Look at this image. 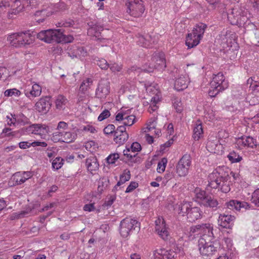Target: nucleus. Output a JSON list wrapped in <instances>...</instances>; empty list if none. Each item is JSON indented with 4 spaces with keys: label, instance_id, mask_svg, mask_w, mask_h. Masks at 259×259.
I'll return each mask as SVG.
<instances>
[{
    "label": "nucleus",
    "instance_id": "59",
    "mask_svg": "<svg viewBox=\"0 0 259 259\" xmlns=\"http://www.w3.org/2000/svg\"><path fill=\"white\" fill-rule=\"evenodd\" d=\"M119 233L123 237H127L130 234L131 229L130 228H119Z\"/></svg>",
    "mask_w": 259,
    "mask_h": 259
},
{
    "label": "nucleus",
    "instance_id": "45",
    "mask_svg": "<svg viewBox=\"0 0 259 259\" xmlns=\"http://www.w3.org/2000/svg\"><path fill=\"white\" fill-rule=\"evenodd\" d=\"M29 128H30V131H31L32 133L37 135L40 134L41 132L45 130V128L43 126L39 124H32L29 126Z\"/></svg>",
    "mask_w": 259,
    "mask_h": 259
},
{
    "label": "nucleus",
    "instance_id": "12",
    "mask_svg": "<svg viewBox=\"0 0 259 259\" xmlns=\"http://www.w3.org/2000/svg\"><path fill=\"white\" fill-rule=\"evenodd\" d=\"M52 106V101L50 96L41 98L35 104V109L42 114H46Z\"/></svg>",
    "mask_w": 259,
    "mask_h": 259
},
{
    "label": "nucleus",
    "instance_id": "55",
    "mask_svg": "<svg viewBox=\"0 0 259 259\" xmlns=\"http://www.w3.org/2000/svg\"><path fill=\"white\" fill-rule=\"evenodd\" d=\"M110 115V113L108 110L105 109L98 116V119L101 121L108 118Z\"/></svg>",
    "mask_w": 259,
    "mask_h": 259
},
{
    "label": "nucleus",
    "instance_id": "56",
    "mask_svg": "<svg viewBox=\"0 0 259 259\" xmlns=\"http://www.w3.org/2000/svg\"><path fill=\"white\" fill-rule=\"evenodd\" d=\"M127 111H123V110L120 111L118 112L116 115V120L117 121H121L124 120L126 118L125 116L126 114H128Z\"/></svg>",
    "mask_w": 259,
    "mask_h": 259
},
{
    "label": "nucleus",
    "instance_id": "4",
    "mask_svg": "<svg viewBox=\"0 0 259 259\" xmlns=\"http://www.w3.org/2000/svg\"><path fill=\"white\" fill-rule=\"evenodd\" d=\"M248 15H249L248 11L239 5L229 9L227 12L228 21L231 24L237 26L243 24V22L247 20Z\"/></svg>",
    "mask_w": 259,
    "mask_h": 259
},
{
    "label": "nucleus",
    "instance_id": "31",
    "mask_svg": "<svg viewBox=\"0 0 259 259\" xmlns=\"http://www.w3.org/2000/svg\"><path fill=\"white\" fill-rule=\"evenodd\" d=\"M76 134L71 132H65L61 136V138L55 139L58 141H62L65 143H70L74 141L76 138Z\"/></svg>",
    "mask_w": 259,
    "mask_h": 259
},
{
    "label": "nucleus",
    "instance_id": "51",
    "mask_svg": "<svg viewBox=\"0 0 259 259\" xmlns=\"http://www.w3.org/2000/svg\"><path fill=\"white\" fill-rule=\"evenodd\" d=\"M143 71L142 68H139L137 66H132L130 68H129L127 72V73L131 75L132 76H135V75H138L141 71Z\"/></svg>",
    "mask_w": 259,
    "mask_h": 259
},
{
    "label": "nucleus",
    "instance_id": "35",
    "mask_svg": "<svg viewBox=\"0 0 259 259\" xmlns=\"http://www.w3.org/2000/svg\"><path fill=\"white\" fill-rule=\"evenodd\" d=\"M74 52L70 54V53H68V54L72 58L74 57L77 58V57L82 56L84 57L87 55V52L83 47H76L74 50Z\"/></svg>",
    "mask_w": 259,
    "mask_h": 259
},
{
    "label": "nucleus",
    "instance_id": "40",
    "mask_svg": "<svg viewBox=\"0 0 259 259\" xmlns=\"http://www.w3.org/2000/svg\"><path fill=\"white\" fill-rule=\"evenodd\" d=\"M227 157L231 163L239 162L242 160V157L234 151L230 152Z\"/></svg>",
    "mask_w": 259,
    "mask_h": 259
},
{
    "label": "nucleus",
    "instance_id": "33",
    "mask_svg": "<svg viewBox=\"0 0 259 259\" xmlns=\"http://www.w3.org/2000/svg\"><path fill=\"white\" fill-rule=\"evenodd\" d=\"M131 178V172L128 169H125L122 174L120 176L119 181L117 182V184L115 186L114 189H117V187L120 186L122 184L125 183L126 181L130 180Z\"/></svg>",
    "mask_w": 259,
    "mask_h": 259
},
{
    "label": "nucleus",
    "instance_id": "6",
    "mask_svg": "<svg viewBox=\"0 0 259 259\" xmlns=\"http://www.w3.org/2000/svg\"><path fill=\"white\" fill-rule=\"evenodd\" d=\"M210 85L211 89L209 90L208 94L209 96L213 97L227 89L228 87V82L225 80L223 74L219 72L214 75Z\"/></svg>",
    "mask_w": 259,
    "mask_h": 259
},
{
    "label": "nucleus",
    "instance_id": "3",
    "mask_svg": "<svg viewBox=\"0 0 259 259\" xmlns=\"http://www.w3.org/2000/svg\"><path fill=\"white\" fill-rule=\"evenodd\" d=\"M34 36L29 31L13 33L8 37L9 44L15 48H19L29 45L33 43Z\"/></svg>",
    "mask_w": 259,
    "mask_h": 259
},
{
    "label": "nucleus",
    "instance_id": "11",
    "mask_svg": "<svg viewBox=\"0 0 259 259\" xmlns=\"http://www.w3.org/2000/svg\"><path fill=\"white\" fill-rule=\"evenodd\" d=\"M198 247L200 253L203 256H209L214 254L216 248L211 242H207L205 236L201 237L198 241Z\"/></svg>",
    "mask_w": 259,
    "mask_h": 259
},
{
    "label": "nucleus",
    "instance_id": "39",
    "mask_svg": "<svg viewBox=\"0 0 259 259\" xmlns=\"http://www.w3.org/2000/svg\"><path fill=\"white\" fill-rule=\"evenodd\" d=\"M130 150H124L123 151V155L126 156L132 162L134 163H139L141 162V158L140 156H138V153L132 154V153H128Z\"/></svg>",
    "mask_w": 259,
    "mask_h": 259
},
{
    "label": "nucleus",
    "instance_id": "37",
    "mask_svg": "<svg viewBox=\"0 0 259 259\" xmlns=\"http://www.w3.org/2000/svg\"><path fill=\"white\" fill-rule=\"evenodd\" d=\"M13 118L15 119V121H17L20 123H21L23 125H25L28 124L29 122V119L27 118L25 115H24L23 113H19L16 115L11 114Z\"/></svg>",
    "mask_w": 259,
    "mask_h": 259
},
{
    "label": "nucleus",
    "instance_id": "41",
    "mask_svg": "<svg viewBox=\"0 0 259 259\" xmlns=\"http://www.w3.org/2000/svg\"><path fill=\"white\" fill-rule=\"evenodd\" d=\"M92 83L93 81L91 78H88L84 80L80 84L79 91L84 93L89 88H90Z\"/></svg>",
    "mask_w": 259,
    "mask_h": 259
},
{
    "label": "nucleus",
    "instance_id": "64",
    "mask_svg": "<svg viewBox=\"0 0 259 259\" xmlns=\"http://www.w3.org/2000/svg\"><path fill=\"white\" fill-rule=\"evenodd\" d=\"M56 8L59 11H64L68 9V6L64 2H60L56 4Z\"/></svg>",
    "mask_w": 259,
    "mask_h": 259
},
{
    "label": "nucleus",
    "instance_id": "38",
    "mask_svg": "<svg viewBox=\"0 0 259 259\" xmlns=\"http://www.w3.org/2000/svg\"><path fill=\"white\" fill-rule=\"evenodd\" d=\"M140 226V224L136 220H134L131 218H126L123 219L120 222V226H127L128 227H134L136 226Z\"/></svg>",
    "mask_w": 259,
    "mask_h": 259
},
{
    "label": "nucleus",
    "instance_id": "19",
    "mask_svg": "<svg viewBox=\"0 0 259 259\" xmlns=\"http://www.w3.org/2000/svg\"><path fill=\"white\" fill-rule=\"evenodd\" d=\"M226 206L232 210H240L241 208L247 209L250 208L249 204L245 201H240L237 200H231L226 203Z\"/></svg>",
    "mask_w": 259,
    "mask_h": 259
},
{
    "label": "nucleus",
    "instance_id": "25",
    "mask_svg": "<svg viewBox=\"0 0 259 259\" xmlns=\"http://www.w3.org/2000/svg\"><path fill=\"white\" fill-rule=\"evenodd\" d=\"M189 82V79L188 76H181L175 81V88L178 91L183 90L187 88Z\"/></svg>",
    "mask_w": 259,
    "mask_h": 259
},
{
    "label": "nucleus",
    "instance_id": "8",
    "mask_svg": "<svg viewBox=\"0 0 259 259\" xmlns=\"http://www.w3.org/2000/svg\"><path fill=\"white\" fill-rule=\"evenodd\" d=\"M126 12L135 18L141 17L145 11V7L142 0H127Z\"/></svg>",
    "mask_w": 259,
    "mask_h": 259
},
{
    "label": "nucleus",
    "instance_id": "24",
    "mask_svg": "<svg viewBox=\"0 0 259 259\" xmlns=\"http://www.w3.org/2000/svg\"><path fill=\"white\" fill-rule=\"evenodd\" d=\"M251 93L248 97L250 99L249 102L250 104L255 105L259 102V82L251 87Z\"/></svg>",
    "mask_w": 259,
    "mask_h": 259
},
{
    "label": "nucleus",
    "instance_id": "43",
    "mask_svg": "<svg viewBox=\"0 0 259 259\" xmlns=\"http://www.w3.org/2000/svg\"><path fill=\"white\" fill-rule=\"evenodd\" d=\"M127 149L130 150L128 153H134V154H136L141 150L142 147L139 143L134 142L130 147L126 146L125 150Z\"/></svg>",
    "mask_w": 259,
    "mask_h": 259
},
{
    "label": "nucleus",
    "instance_id": "22",
    "mask_svg": "<svg viewBox=\"0 0 259 259\" xmlns=\"http://www.w3.org/2000/svg\"><path fill=\"white\" fill-rule=\"evenodd\" d=\"M137 37L138 44L145 48L151 47L152 43L154 42L151 36L148 34L145 35L139 34Z\"/></svg>",
    "mask_w": 259,
    "mask_h": 259
},
{
    "label": "nucleus",
    "instance_id": "14",
    "mask_svg": "<svg viewBox=\"0 0 259 259\" xmlns=\"http://www.w3.org/2000/svg\"><path fill=\"white\" fill-rule=\"evenodd\" d=\"M32 177L30 171H18L13 175L11 181L13 185H19L23 184L26 180Z\"/></svg>",
    "mask_w": 259,
    "mask_h": 259
},
{
    "label": "nucleus",
    "instance_id": "29",
    "mask_svg": "<svg viewBox=\"0 0 259 259\" xmlns=\"http://www.w3.org/2000/svg\"><path fill=\"white\" fill-rule=\"evenodd\" d=\"M200 38H198L194 33H189L186 38V45L189 48H192L199 44Z\"/></svg>",
    "mask_w": 259,
    "mask_h": 259
},
{
    "label": "nucleus",
    "instance_id": "63",
    "mask_svg": "<svg viewBox=\"0 0 259 259\" xmlns=\"http://www.w3.org/2000/svg\"><path fill=\"white\" fill-rule=\"evenodd\" d=\"M11 128L6 127L3 130L2 134H5V136L9 137V136H15L16 132H11Z\"/></svg>",
    "mask_w": 259,
    "mask_h": 259
},
{
    "label": "nucleus",
    "instance_id": "10",
    "mask_svg": "<svg viewBox=\"0 0 259 259\" xmlns=\"http://www.w3.org/2000/svg\"><path fill=\"white\" fill-rule=\"evenodd\" d=\"M191 163V157L190 155H184L177 165V173L179 176L185 177L188 174Z\"/></svg>",
    "mask_w": 259,
    "mask_h": 259
},
{
    "label": "nucleus",
    "instance_id": "57",
    "mask_svg": "<svg viewBox=\"0 0 259 259\" xmlns=\"http://www.w3.org/2000/svg\"><path fill=\"white\" fill-rule=\"evenodd\" d=\"M115 127L113 124H109L106 127H105L104 129V132L106 135H109L112 134L113 133H115Z\"/></svg>",
    "mask_w": 259,
    "mask_h": 259
},
{
    "label": "nucleus",
    "instance_id": "42",
    "mask_svg": "<svg viewBox=\"0 0 259 259\" xmlns=\"http://www.w3.org/2000/svg\"><path fill=\"white\" fill-rule=\"evenodd\" d=\"M74 24V21L71 19H63L56 24L57 27H72Z\"/></svg>",
    "mask_w": 259,
    "mask_h": 259
},
{
    "label": "nucleus",
    "instance_id": "9",
    "mask_svg": "<svg viewBox=\"0 0 259 259\" xmlns=\"http://www.w3.org/2000/svg\"><path fill=\"white\" fill-rule=\"evenodd\" d=\"M195 194L196 201L204 206L213 208L219 204L217 199L207 194L205 191L199 188L195 189Z\"/></svg>",
    "mask_w": 259,
    "mask_h": 259
},
{
    "label": "nucleus",
    "instance_id": "26",
    "mask_svg": "<svg viewBox=\"0 0 259 259\" xmlns=\"http://www.w3.org/2000/svg\"><path fill=\"white\" fill-rule=\"evenodd\" d=\"M256 140L249 136L242 137L237 141L238 145L245 147L253 148L256 145Z\"/></svg>",
    "mask_w": 259,
    "mask_h": 259
},
{
    "label": "nucleus",
    "instance_id": "30",
    "mask_svg": "<svg viewBox=\"0 0 259 259\" xmlns=\"http://www.w3.org/2000/svg\"><path fill=\"white\" fill-rule=\"evenodd\" d=\"M206 28L207 25L205 24L199 23L194 27L192 30V33L196 36H198V38H200L201 39Z\"/></svg>",
    "mask_w": 259,
    "mask_h": 259
},
{
    "label": "nucleus",
    "instance_id": "52",
    "mask_svg": "<svg viewBox=\"0 0 259 259\" xmlns=\"http://www.w3.org/2000/svg\"><path fill=\"white\" fill-rule=\"evenodd\" d=\"M125 117L123 122V126H131L135 122L136 117L134 115H128V114H126Z\"/></svg>",
    "mask_w": 259,
    "mask_h": 259
},
{
    "label": "nucleus",
    "instance_id": "1",
    "mask_svg": "<svg viewBox=\"0 0 259 259\" xmlns=\"http://www.w3.org/2000/svg\"><path fill=\"white\" fill-rule=\"evenodd\" d=\"M208 182V187L223 193H227L231 190V176L221 167L217 168L209 175Z\"/></svg>",
    "mask_w": 259,
    "mask_h": 259
},
{
    "label": "nucleus",
    "instance_id": "15",
    "mask_svg": "<svg viewBox=\"0 0 259 259\" xmlns=\"http://www.w3.org/2000/svg\"><path fill=\"white\" fill-rule=\"evenodd\" d=\"M152 60L156 70L162 71L166 67V61L163 53H154L152 57Z\"/></svg>",
    "mask_w": 259,
    "mask_h": 259
},
{
    "label": "nucleus",
    "instance_id": "2",
    "mask_svg": "<svg viewBox=\"0 0 259 259\" xmlns=\"http://www.w3.org/2000/svg\"><path fill=\"white\" fill-rule=\"evenodd\" d=\"M37 36L38 39L47 43H69L74 39L71 35H64L60 29L42 30Z\"/></svg>",
    "mask_w": 259,
    "mask_h": 259
},
{
    "label": "nucleus",
    "instance_id": "36",
    "mask_svg": "<svg viewBox=\"0 0 259 259\" xmlns=\"http://www.w3.org/2000/svg\"><path fill=\"white\" fill-rule=\"evenodd\" d=\"M67 99L62 95H59L56 100V108L59 110H63L65 108Z\"/></svg>",
    "mask_w": 259,
    "mask_h": 259
},
{
    "label": "nucleus",
    "instance_id": "54",
    "mask_svg": "<svg viewBox=\"0 0 259 259\" xmlns=\"http://www.w3.org/2000/svg\"><path fill=\"white\" fill-rule=\"evenodd\" d=\"M251 200L255 205L259 206V188L255 190L252 193Z\"/></svg>",
    "mask_w": 259,
    "mask_h": 259
},
{
    "label": "nucleus",
    "instance_id": "49",
    "mask_svg": "<svg viewBox=\"0 0 259 259\" xmlns=\"http://www.w3.org/2000/svg\"><path fill=\"white\" fill-rule=\"evenodd\" d=\"M36 213V212H34L33 208L32 209L29 207L27 208L25 210L22 211L20 213L18 214L17 217V218L19 219L27 215H33Z\"/></svg>",
    "mask_w": 259,
    "mask_h": 259
},
{
    "label": "nucleus",
    "instance_id": "23",
    "mask_svg": "<svg viewBox=\"0 0 259 259\" xmlns=\"http://www.w3.org/2000/svg\"><path fill=\"white\" fill-rule=\"evenodd\" d=\"M235 217L231 215L220 214L218 222L220 227H226L227 225H234Z\"/></svg>",
    "mask_w": 259,
    "mask_h": 259
},
{
    "label": "nucleus",
    "instance_id": "17",
    "mask_svg": "<svg viewBox=\"0 0 259 259\" xmlns=\"http://www.w3.org/2000/svg\"><path fill=\"white\" fill-rule=\"evenodd\" d=\"M53 13L51 7H47L37 11L34 14L35 20L38 23H42L47 17L51 16Z\"/></svg>",
    "mask_w": 259,
    "mask_h": 259
},
{
    "label": "nucleus",
    "instance_id": "27",
    "mask_svg": "<svg viewBox=\"0 0 259 259\" xmlns=\"http://www.w3.org/2000/svg\"><path fill=\"white\" fill-rule=\"evenodd\" d=\"M203 134L202 123L200 120H197L194 125L193 138L195 141H198Z\"/></svg>",
    "mask_w": 259,
    "mask_h": 259
},
{
    "label": "nucleus",
    "instance_id": "48",
    "mask_svg": "<svg viewBox=\"0 0 259 259\" xmlns=\"http://www.w3.org/2000/svg\"><path fill=\"white\" fill-rule=\"evenodd\" d=\"M63 159L60 157H56L52 162V167L53 169L58 170L63 165Z\"/></svg>",
    "mask_w": 259,
    "mask_h": 259
},
{
    "label": "nucleus",
    "instance_id": "53",
    "mask_svg": "<svg viewBox=\"0 0 259 259\" xmlns=\"http://www.w3.org/2000/svg\"><path fill=\"white\" fill-rule=\"evenodd\" d=\"M119 158V156L117 153L111 154L106 158L107 162L109 164H114Z\"/></svg>",
    "mask_w": 259,
    "mask_h": 259
},
{
    "label": "nucleus",
    "instance_id": "20",
    "mask_svg": "<svg viewBox=\"0 0 259 259\" xmlns=\"http://www.w3.org/2000/svg\"><path fill=\"white\" fill-rule=\"evenodd\" d=\"M41 93V88L38 84L35 83L32 85H27L24 90L25 95L28 97H36L40 96Z\"/></svg>",
    "mask_w": 259,
    "mask_h": 259
},
{
    "label": "nucleus",
    "instance_id": "5",
    "mask_svg": "<svg viewBox=\"0 0 259 259\" xmlns=\"http://www.w3.org/2000/svg\"><path fill=\"white\" fill-rule=\"evenodd\" d=\"M179 214L182 216L187 215L190 222H195L200 218L202 211L198 207H193L191 203L185 202L179 206Z\"/></svg>",
    "mask_w": 259,
    "mask_h": 259
},
{
    "label": "nucleus",
    "instance_id": "47",
    "mask_svg": "<svg viewBox=\"0 0 259 259\" xmlns=\"http://www.w3.org/2000/svg\"><path fill=\"white\" fill-rule=\"evenodd\" d=\"M155 69H156V67L153 62H152V60L150 62L145 63L142 66V70L145 72H152Z\"/></svg>",
    "mask_w": 259,
    "mask_h": 259
},
{
    "label": "nucleus",
    "instance_id": "61",
    "mask_svg": "<svg viewBox=\"0 0 259 259\" xmlns=\"http://www.w3.org/2000/svg\"><path fill=\"white\" fill-rule=\"evenodd\" d=\"M138 187V183L136 182H132L128 186L125 191L126 193H129L133 191L134 189Z\"/></svg>",
    "mask_w": 259,
    "mask_h": 259
},
{
    "label": "nucleus",
    "instance_id": "13",
    "mask_svg": "<svg viewBox=\"0 0 259 259\" xmlns=\"http://www.w3.org/2000/svg\"><path fill=\"white\" fill-rule=\"evenodd\" d=\"M110 93V83L107 80H101L96 90V97L104 99Z\"/></svg>",
    "mask_w": 259,
    "mask_h": 259
},
{
    "label": "nucleus",
    "instance_id": "44",
    "mask_svg": "<svg viewBox=\"0 0 259 259\" xmlns=\"http://www.w3.org/2000/svg\"><path fill=\"white\" fill-rule=\"evenodd\" d=\"M94 61L102 69L106 70L109 67V64L104 59H100L97 57L94 59Z\"/></svg>",
    "mask_w": 259,
    "mask_h": 259
},
{
    "label": "nucleus",
    "instance_id": "50",
    "mask_svg": "<svg viewBox=\"0 0 259 259\" xmlns=\"http://www.w3.org/2000/svg\"><path fill=\"white\" fill-rule=\"evenodd\" d=\"M167 162V159L166 158H163L158 162L157 168V170L158 172H163L165 170Z\"/></svg>",
    "mask_w": 259,
    "mask_h": 259
},
{
    "label": "nucleus",
    "instance_id": "62",
    "mask_svg": "<svg viewBox=\"0 0 259 259\" xmlns=\"http://www.w3.org/2000/svg\"><path fill=\"white\" fill-rule=\"evenodd\" d=\"M110 70L112 72H118L120 71L122 68L121 66L116 63H113L109 64Z\"/></svg>",
    "mask_w": 259,
    "mask_h": 259
},
{
    "label": "nucleus",
    "instance_id": "34",
    "mask_svg": "<svg viewBox=\"0 0 259 259\" xmlns=\"http://www.w3.org/2000/svg\"><path fill=\"white\" fill-rule=\"evenodd\" d=\"M155 232L163 240H167L170 237V233L168 228H156Z\"/></svg>",
    "mask_w": 259,
    "mask_h": 259
},
{
    "label": "nucleus",
    "instance_id": "60",
    "mask_svg": "<svg viewBox=\"0 0 259 259\" xmlns=\"http://www.w3.org/2000/svg\"><path fill=\"white\" fill-rule=\"evenodd\" d=\"M116 196L115 195H111L109 197L107 198V200H106L104 202V206H111L114 201L115 200Z\"/></svg>",
    "mask_w": 259,
    "mask_h": 259
},
{
    "label": "nucleus",
    "instance_id": "16",
    "mask_svg": "<svg viewBox=\"0 0 259 259\" xmlns=\"http://www.w3.org/2000/svg\"><path fill=\"white\" fill-rule=\"evenodd\" d=\"M128 138V135L126 132L124 126H119L114 133V141L119 145L123 144Z\"/></svg>",
    "mask_w": 259,
    "mask_h": 259
},
{
    "label": "nucleus",
    "instance_id": "46",
    "mask_svg": "<svg viewBox=\"0 0 259 259\" xmlns=\"http://www.w3.org/2000/svg\"><path fill=\"white\" fill-rule=\"evenodd\" d=\"M156 126V119L155 118L150 119L147 123V127L145 130L144 132H151V134H153L152 131L153 130H155Z\"/></svg>",
    "mask_w": 259,
    "mask_h": 259
},
{
    "label": "nucleus",
    "instance_id": "21",
    "mask_svg": "<svg viewBox=\"0 0 259 259\" xmlns=\"http://www.w3.org/2000/svg\"><path fill=\"white\" fill-rule=\"evenodd\" d=\"M14 3L13 8L8 13V17L10 19H14V16L17 15L24 9V5L21 3V0H11Z\"/></svg>",
    "mask_w": 259,
    "mask_h": 259
},
{
    "label": "nucleus",
    "instance_id": "32",
    "mask_svg": "<svg viewBox=\"0 0 259 259\" xmlns=\"http://www.w3.org/2000/svg\"><path fill=\"white\" fill-rule=\"evenodd\" d=\"M243 23V24H240L238 26L243 27L244 32H249L257 30L256 29V26L249 19L248 16H247V20H244Z\"/></svg>",
    "mask_w": 259,
    "mask_h": 259
},
{
    "label": "nucleus",
    "instance_id": "28",
    "mask_svg": "<svg viewBox=\"0 0 259 259\" xmlns=\"http://www.w3.org/2000/svg\"><path fill=\"white\" fill-rule=\"evenodd\" d=\"M85 165L89 171L91 172L97 170L99 164L95 156H91L86 159Z\"/></svg>",
    "mask_w": 259,
    "mask_h": 259
},
{
    "label": "nucleus",
    "instance_id": "58",
    "mask_svg": "<svg viewBox=\"0 0 259 259\" xmlns=\"http://www.w3.org/2000/svg\"><path fill=\"white\" fill-rule=\"evenodd\" d=\"M173 106L177 112H181L183 109L182 104L178 100H176L173 102Z\"/></svg>",
    "mask_w": 259,
    "mask_h": 259
},
{
    "label": "nucleus",
    "instance_id": "7",
    "mask_svg": "<svg viewBox=\"0 0 259 259\" xmlns=\"http://www.w3.org/2000/svg\"><path fill=\"white\" fill-rule=\"evenodd\" d=\"M182 241H180L177 246L175 248V251L172 250H167L164 248H159L153 251L151 259H172L175 258L177 253L183 255L185 249L182 247Z\"/></svg>",
    "mask_w": 259,
    "mask_h": 259
},
{
    "label": "nucleus",
    "instance_id": "18",
    "mask_svg": "<svg viewBox=\"0 0 259 259\" xmlns=\"http://www.w3.org/2000/svg\"><path fill=\"white\" fill-rule=\"evenodd\" d=\"M103 30V27L97 24L91 25L88 30V35L94 37L95 39L101 40L103 39L102 32Z\"/></svg>",
    "mask_w": 259,
    "mask_h": 259
}]
</instances>
